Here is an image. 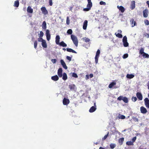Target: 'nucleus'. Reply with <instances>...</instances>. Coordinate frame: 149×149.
<instances>
[{
  "label": "nucleus",
  "instance_id": "1",
  "mask_svg": "<svg viewBox=\"0 0 149 149\" xmlns=\"http://www.w3.org/2000/svg\"><path fill=\"white\" fill-rule=\"evenodd\" d=\"M71 38L75 45L76 47H77L78 41L77 37L74 35H71Z\"/></svg>",
  "mask_w": 149,
  "mask_h": 149
},
{
  "label": "nucleus",
  "instance_id": "2",
  "mask_svg": "<svg viewBox=\"0 0 149 149\" xmlns=\"http://www.w3.org/2000/svg\"><path fill=\"white\" fill-rule=\"evenodd\" d=\"M88 4L87 6V8L83 9V10L85 11H88L91 8L92 6V3L91 0H87Z\"/></svg>",
  "mask_w": 149,
  "mask_h": 149
},
{
  "label": "nucleus",
  "instance_id": "3",
  "mask_svg": "<svg viewBox=\"0 0 149 149\" xmlns=\"http://www.w3.org/2000/svg\"><path fill=\"white\" fill-rule=\"evenodd\" d=\"M123 42L124 47H127L129 46V43L127 42V37L126 36L123 37Z\"/></svg>",
  "mask_w": 149,
  "mask_h": 149
},
{
  "label": "nucleus",
  "instance_id": "4",
  "mask_svg": "<svg viewBox=\"0 0 149 149\" xmlns=\"http://www.w3.org/2000/svg\"><path fill=\"white\" fill-rule=\"evenodd\" d=\"M69 88L71 91L74 92H76V91L77 87L74 84H70L69 86Z\"/></svg>",
  "mask_w": 149,
  "mask_h": 149
},
{
  "label": "nucleus",
  "instance_id": "5",
  "mask_svg": "<svg viewBox=\"0 0 149 149\" xmlns=\"http://www.w3.org/2000/svg\"><path fill=\"white\" fill-rule=\"evenodd\" d=\"M100 51L99 49H98L97 51L95 56V61L96 64H97L98 62V59L100 56Z\"/></svg>",
  "mask_w": 149,
  "mask_h": 149
},
{
  "label": "nucleus",
  "instance_id": "6",
  "mask_svg": "<svg viewBox=\"0 0 149 149\" xmlns=\"http://www.w3.org/2000/svg\"><path fill=\"white\" fill-rule=\"evenodd\" d=\"M46 35L47 39L48 41H49L51 38V35L49 33V31L47 29L46 31Z\"/></svg>",
  "mask_w": 149,
  "mask_h": 149
},
{
  "label": "nucleus",
  "instance_id": "7",
  "mask_svg": "<svg viewBox=\"0 0 149 149\" xmlns=\"http://www.w3.org/2000/svg\"><path fill=\"white\" fill-rule=\"evenodd\" d=\"M145 104L146 107L149 108V100L148 98H146L144 100Z\"/></svg>",
  "mask_w": 149,
  "mask_h": 149
},
{
  "label": "nucleus",
  "instance_id": "8",
  "mask_svg": "<svg viewBox=\"0 0 149 149\" xmlns=\"http://www.w3.org/2000/svg\"><path fill=\"white\" fill-rule=\"evenodd\" d=\"M60 63L63 68L65 70H67L68 69V67L67 66L63 60L61 59L60 60Z\"/></svg>",
  "mask_w": 149,
  "mask_h": 149
},
{
  "label": "nucleus",
  "instance_id": "9",
  "mask_svg": "<svg viewBox=\"0 0 149 149\" xmlns=\"http://www.w3.org/2000/svg\"><path fill=\"white\" fill-rule=\"evenodd\" d=\"M63 104L64 105H68L70 103V101L68 99L64 98L63 100Z\"/></svg>",
  "mask_w": 149,
  "mask_h": 149
},
{
  "label": "nucleus",
  "instance_id": "10",
  "mask_svg": "<svg viewBox=\"0 0 149 149\" xmlns=\"http://www.w3.org/2000/svg\"><path fill=\"white\" fill-rule=\"evenodd\" d=\"M140 111L141 113L143 114H145L147 112L146 109L143 107H140Z\"/></svg>",
  "mask_w": 149,
  "mask_h": 149
},
{
  "label": "nucleus",
  "instance_id": "11",
  "mask_svg": "<svg viewBox=\"0 0 149 149\" xmlns=\"http://www.w3.org/2000/svg\"><path fill=\"white\" fill-rule=\"evenodd\" d=\"M148 10L146 9L143 11V16L144 17H148Z\"/></svg>",
  "mask_w": 149,
  "mask_h": 149
},
{
  "label": "nucleus",
  "instance_id": "12",
  "mask_svg": "<svg viewBox=\"0 0 149 149\" xmlns=\"http://www.w3.org/2000/svg\"><path fill=\"white\" fill-rule=\"evenodd\" d=\"M62 69L61 68H59L58 70L57 74L60 77H62Z\"/></svg>",
  "mask_w": 149,
  "mask_h": 149
},
{
  "label": "nucleus",
  "instance_id": "13",
  "mask_svg": "<svg viewBox=\"0 0 149 149\" xmlns=\"http://www.w3.org/2000/svg\"><path fill=\"white\" fill-rule=\"evenodd\" d=\"M41 10L42 12V13L45 15L48 14V11L47 10L45 7H42L41 8Z\"/></svg>",
  "mask_w": 149,
  "mask_h": 149
},
{
  "label": "nucleus",
  "instance_id": "14",
  "mask_svg": "<svg viewBox=\"0 0 149 149\" xmlns=\"http://www.w3.org/2000/svg\"><path fill=\"white\" fill-rule=\"evenodd\" d=\"M136 96L138 99L140 100H142L143 97L141 94L139 92L137 93L136 94Z\"/></svg>",
  "mask_w": 149,
  "mask_h": 149
},
{
  "label": "nucleus",
  "instance_id": "15",
  "mask_svg": "<svg viewBox=\"0 0 149 149\" xmlns=\"http://www.w3.org/2000/svg\"><path fill=\"white\" fill-rule=\"evenodd\" d=\"M117 8L122 13H123L125 11V9L123 6H118Z\"/></svg>",
  "mask_w": 149,
  "mask_h": 149
},
{
  "label": "nucleus",
  "instance_id": "16",
  "mask_svg": "<svg viewBox=\"0 0 149 149\" xmlns=\"http://www.w3.org/2000/svg\"><path fill=\"white\" fill-rule=\"evenodd\" d=\"M88 24V21L86 20H85L84 21L83 28L84 30H86V29Z\"/></svg>",
  "mask_w": 149,
  "mask_h": 149
},
{
  "label": "nucleus",
  "instance_id": "17",
  "mask_svg": "<svg viewBox=\"0 0 149 149\" xmlns=\"http://www.w3.org/2000/svg\"><path fill=\"white\" fill-rule=\"evenodd\" d=\"M27 12L29 13H32L33 12V9L30 6H29L27 9Z\"/></svg>",
  "mask_w": 149,
  "mask_h": 149
},
{
  "label": "nucleus",
  "instance_id": "18",
  "mask_svg": "<svg viewBox=\"0 0 149 149\" xmlns=\"http://www.w3.org/2000/svg\"><path fill=\"white\" fill-rule=\"evenodd\" d=\"M60 39V37L59 35H57L56 37L55 42L57 45H58L59 44V41Z\"/></svg>",
  "mask_w": 149,
  "mask_h": 149
},
{
  "label": "nucleus",
  "instance_id": "19",
  "mask_svg": "<svg viewBox=\"0 0 149 149\" xmlns=\"http://www.w3.org/2000/svg\"><path fill=\"white\" fill-rule=\"evenodd\" d=\"M131 25L132 27H133L134 26L136 25V23L134 20L133 19H132L130 20V21Z\"/></svg>",
  "mask_w": 149,
  "mask_h": 149
},
{
  "label": "nucleus",
  "instance_id": "20",
  "mask_svg": "<svg viewBox=\"0 0 149 149\" xmlns=\"http://www.w3.org/2000/svg\"><path fill=\"white\" fill-rule=\"evenodd\" d=\"M42 47L44 48H46L47 47V45L45 40H44L42 42Z\"/></svg>",
  "mask_w": 149,
  "mask_h": 149
},
{
  "label": "nucleus",
  "instance_id": "21",
  "mask_svg": "<svg viewBox=\"0 0 149 149\" xmlns=\"http://www.w3.org/2000/svg\"><path fill=\"white\" fill-rule=\"evenodd\" d=\"M134 77V74H127L126 75V77L129 79L133 78Z\"/></svg>",
  "mask_w": 149,
  "mask_h": 149
},
{
  "label": "nucleus",
  "instance_id": "22",
  "mask_svg": "<svg viewBox=\"0 0 149 149\" xmlns=\"http://www.w3.org/2000/svg\"><path fill=\"white\" fill-rule=\"evenodd\" d=\"M51 79L54 81H57L59 79V78L57 75H55L54 76H52L51 77Z\"/></svg>",
  "mask_w": 149,
  "mask_h": 149
},
{
  "label": "nucleus",
  "instance_id": "23",
  "mask_svg": "<svg viewBox=\"0 0 149 149\" xmlns=\"http://www.w3.org/2000/svg\"><path fill=\"white\" fill-rule=\"evenodd\" d=\"M42 26L43 29L46 30L47 28V24L45 21L43 22L42 25Z\"/></svg>",
  "mask_w": 149,
  "mask_h": 149
},
{
  "label": "nucleus",
  "instance_id": "24",
  "mask_svg": "<svg viewBox=\"0 0 149 149\" xmlns=\"http://www.w3.org/2000/svg\"><path fill=\"white\" fill-rule=\"evenodd\" d=\"M135 2L134 1H131V8L132 10L134 9L135 8Z\"/></svg>",
  "mask_w": 149,
  "mask_h": 149
},
{
  "label": "nucleus",
  "instance_id": "25",
  "mask_svg": "<svg viewBox=\"0 0 149 149\" xmlns=\"http://www.w3.org/2000/svg\"><path fill=\"white\" fill-rule=\"evenodd\" d=\"M96 109V108L95 107L92 106L90 109L89 111L90 113H92L95 111Z\"/></svg>",
  "mask_w": 149,
  "mask_h": 149
},
{
  "label": "nucleus",
  "instance_id": "26",
  "mask_svg": "<svg viewBox=\"0 0 149 149\" xmlns=\"http://www.w3.org/2000/svg\"><path fill=\"white\" fill-rule=\"evenodd\" d=\"M58 45H59L60 46H62L63 47H66L67 45L63 41H62L60 42L59 44Z\"/></svg>",
  "mask_w": 149,
  "mask_h": 149
},
{
  "label": "nucleus",
  "instance_id": "27",
  "mask_svg": "<svg viewBox=\"0 0 149 149\" xmlns=\"http://www.w3.org/2000/svg\"><path fill=\"white\" fill-rule=\"evenodd\" d=\"M62 79L64 80H66L67 79L68 77L66 74L65 73H64L62 75Z\"/></svg>",
  "mask_w": 149,
  "mask_h": 149
},
{
  "label": "nucleus",
  "instance_id": "28",
  "mask_svg": "<svg viewBox=\"0 0 149 149\" xmlns=\"http://www.w3.org/2000/svg\"><path fill=\"white\" fill-rule=\"evenodd\" d=\"M19 2L18 0H17L14 2V6L15 7H18L19 6Z\"/></svg>",
  "mask_w": 149,
  "mask_h": 149
},
{
  "label": "nucleus",
  "instance_id": "29",
  "mask_svg": "<svg viewBox=\"0 0 149 149\" xmlns=\"http://www.w3.org/2000/svg\"><path fill=\"white\" fill-rule=\"evenodd\" d=\"M66 50L68 52H71L74 53H77L76 52L71 48H67Z\"/></svg>",
  "mask_w": 149,
  "mask_h": 149
},
{
  "label": "nucleus",
  "instance_id": "30",
  "mask_svg": "<svg viewBox=\"0 0 149 149\" xmlns=\"http://www.w3.org/2000/svg\"><path fill=\"white\" fill-rule=\"evenodd\" d=\"M116 36L119 38H121L123 37V36L122 34L119 33H115V34Z\"/></svg>",
  "mask_w": 149,
  "mask_h": 149
},
{
  "label": "nucleus",
  "instance_id": "31",
  "mask_svg": "<svg viewBox=\"0 0 149 149\" xmlns=\"http://www.w3.org/2000/svg\"><path fill=\"white\" fill-rule=\"evenodd\" d=\"M116 84V83L114 82H112L111 84H110L109 86V88H112Z\"/></svg>",
  "mask_w": 149,
  "mask_h": 149
},
{
  "label": "nucleus",
  "instance_id": "32",
  "mask_svg": "<svg viewBox=\"0 0 149 149\" xmlns=\"http://www.w3.org/2000/svg\"><path fill=\"white\" fill-rule=\"evenodd\" d=\"M82 40L86 42H88L90 40L89 39L86 37L83 38Z\"/></svg>",
  "mask_w": 149,
  "mask_h": 149
},
{
  "label": "nucleus",
  "instance_id": "33",
  "mask_svg": "<svg viewBox=\"0 0 149 149\" xmlns=\"http://www.w3.org/2000/svg\"><path fill=\"white\" fill-rule=\"evenodd\" d=\"M134 143L132 141H128L126 142V144L128 146H132L134 145Z\"/></svg>",
  "mask_w": 149,
  "mask_h": 149
},
{
  "label": "nucleus",
  "instance_id": "34",
  "mask_svg": "<svg viewBox=\"0 0 149 149\" xmlns=\"http://www.w3.org/2000/svg\"><path fill=\"white\" fill-rule=\"evenodd\" d=\"M143 56V57L144 58H148L149 57V55L145 53V52L143 54H142Z\"/></svg>",
  "mask_w": 149,
  "mask_h": 149
},
{
  "label": "nucleus",
  "instance_id": "35",
  "mask_svg": "<svg viewBox=\"0 0 149 149\" xmlns=\"http://www.w3.org/2000/svg\"><path fill=\"white\" fill-rule=\"evenodd\" d=\"M144 48L142 47L139 50V53L141 54H143L144 53H145L144 52Z\"/></svg>",
  "mask_w": 149,
  "mask_h": 149
},
{
  "label": "nucleus",
  "instance_id": "36",
  "mask_svg": "<svg viewBox=\"0 0 149 149\" xmlns=\"http://www.w3.org/2000/svg\"><path fill=\"white\" fill-rule=\"evenodd\" d=\"M116 144L115 143H111L110 146L111 149H113L116 146Z\"/></svg>",
  "mask_w": 149,
  "mask_h": 149
},
{
  "label": "nucleus",
  "instance_id": "37",
  "mask_svg": "<svg viewBox=\"0 0 149 149\" xmlns=\"http://www.w3.org/2000/svg\"><path fill=\"white\" fill-rule=\"evenodd\" d=\"M70 74H72V77L75 78L78 77V76L76 73L74 72L71 73Z\"/></svg>",
  "mask_w": 149,
  "mask_h": 149
},
{
  "label": "nucleus",
  "instance_id": "38",
  "mask_svg": "<svg viewBox=\"0 0 149 149\" xmlns=\"http://www.w3.org/2000/svg\"><path fill=\"white\" fill-rule=\"evenodd\" d=\"M44 33L42 31H40V33L38 34V36L39 37H42L44 35Z\"/></svg>",
  "mask_w": 149,
  "mask_h": 149
},
{
  "label": "nucleus",
  "instance_id": "39",
  "mask_svg": "<svg viewBox=\"0 0 149 149\" xmlns=\"http://www.w3.org/2000/svg\"><path fill=\"white\" fill-rule=\"evenodd\" d=\"M123 100L125 103H127L128 102V99L127 97H124Z\"/></svg>",
  "mask_w": 149,
  "mask_h": 149
},
{
  "label": "nucleus",
  "instance_id": "40",
  "mask_svg": "<svg viewBox=\"0 0 149 149\" xmlns=\"http://www.w3.org/2000/svg\"><path fill=\"white\" fill-rule=\"evenodd\" d=\"M118 118L119 119H124L125 118V117L123 115H119L118 116Z\"/></svg>",
  "mask_w": 149,
  "mask_h": 149
},
{
  "label": "nucleus",
  "instance_id": "41",
  "mask_svg": "<svg viewBox=\"0 0 149 149\" xmlns=\"http://www.w3.org/2000/svg\"><path fill=\"white\" fill-rule=\"evenodd\" d=\"M123 97H123V96H120L117 98V100L119 101L121 100H123Z\"/></svg>",
  "mask_w": 149,
  "mask_h": 149
},
{
  "label": "nucleus",
  "instance_id": "42",
  "mask_svg": "<svg viewBox=\"0 0 149 149\" xmlns=\"http://www.w3.org/2000/svg\"><path fill=\"white\" fill-rule=\"evenodd\" d=\"M70 20L69 18L68 17H67L66 24L68 25H69L70 24Z\"/></svg>",
  "mask_w": 149,
  "mask_h": 149
},
{
  "label": "nucleus",
  "instance_id": "43",
  "mask_svg": "<svg viewBox=\"0 0 149 149\" xmlns=\"http://www.w3.org/2000/svg\"><path fill=\"white\" fill-rule=\"evenodd\" d=\"M72 31L71 29H68L67 32V33L69 34H71L72 33Z\"/></svg>",
  "mask_w": 149,
  "mask_h": 149
},
{
  "label": "nucleus",
  "instance_id": "44",
  "mask_svg": "<svg viewBox=\"0 0 149 149\" xmlns=\"http://www.w3.org/2000/svg\"><path fill=\"white\" fill-rule=\"evenodd\" d=\"M137 99L136 97H133L132 98V100L133 102H135L137 100Z\"/></svg>",
  "mask_w": 149,
  "mask_h": 149
},
{
  "label": "nucleus",
  "instance_id": "45",
  "mask_svg": "<svg viewBox=\"0 0 149 149\" xmlns=\"http://www.w3.org/2000/svg\"><path fill=\"white\" fill-rule=\"evenodd\" d=\"M109 134V132H108L107 134L104 136V137L102 139V140H105L107 137L108 134Z\"/></svg>",
  "mask_w": 149,
  "mask_h": 149
},
{
  "label": "nucleus",
  "instance_id": "46",
  "mask_svg": "<svg viewBox=\"0 0 149 149\" xmlns=\"http://www.w3.org/2000/svg\"><path fill=\"white\" fill-rule=\"evenodd\" d=\"M52 62L53 63H55L57 61V60L56 59H53L51 60Z\"/></svg>",
  "mask_w": 149,
  "mask_h": 149
},
{
  "label": "nucleus",
  "instance_id": "47",
  "mask_svg": "<svg viewBox=\"0 0 149 149\" xmlns=\"http://www.w3.org/2000/svg\"><path fill=\"white\" fill-rule=\"evenodd\" d=\"M128 56V54H124L123 56V58H124V59H125V58H127Z\"/></svg>",
  "mask_w": 149,
  "mask_h": 149
},
{
  "label": "nucleus",
  "instance_id": "48",
  "mask_svg": "<svg viewBox=\"0 0 149 149\" xmlns=\"http://www.w3.org/2000/svg\"><path fill=\"white\" fill-rule=\"evenodd\" d=\"M144 22L146 25H148L149 24V22L148 20H146L144 21Z\"/></svg>",
  "mask_w": 149,
  "mask_h": 149
},
{
  "label": "nucleus",
  "instance_id": "49",
  "mask_svg": "<svg viewBox=\"0 0 149 149\" xmlns=\"http://www.w3.org/2000/svg\"><path fill=\"white\" fill-rule=\"evenodd\" d=\"M44 40L42 37H39L38 38V41L40 42H42Z\"/></svg>",
  "mask_w": 149,
  "mask_h": 149
},
{
  "label": "nucleus",
  "instance_id": "50",
  "mask_svg": "<svg viewBox=\"0 0 149 149\" xmlns=\"http://www.w3.org/2000/svg\"><path fill=\"white\" fill-rule=\"evenodd\" d=\"M100 4L101 5H106V3L105 2H104V1H100Z\"/></svg>",
  "mask_w": 149,
  "mask_h": 149
},
{
  "label": "nucleus",
  "instance_id": "51",
  "mask_svg": "<svg viewBox=\"0 0 149 149\" xmlns=\"http://www.w3.org/2000/svg\"><path fill=\"white\" fill-rule=\"evenodd\" d=\"M37 45V42L36 41H35L34 42V47L36 48Z\"/></svg>",
  "mask_w": 149,
  "mask_h": 149
},
{
  "label": "nucleus",
  "instance_id": "52",
  "mask_svg": "<svg viewBox=\"0 0 149 149\" xmlns=\"http://www.w3.org/2000/svg\"><path fill=\"white\" fill-rule=\"evenodd\" d=\"M133 119L134 121L135 122H138L139 121L138 119L136 117H134Z\"/></svg>",
  "mask_w": 149,
  "mask_h": 149
},
{
  "label": "nucleus",
  "instance_id": "53",
  "mask_svg": "<svg viewBox=\"0 0 149 149\" xmlns=\"http://www.w3.org/2000/svg\"><path fill=\"white\" fill-rule=\"evenodd\" d=\"M66 58L68 60L70 61L71 60L72 58L71 57L67 56L66 57Z\"/></svg>",
  "mask_w": 149,
  "mask_h": 149
},
{
  "label": "nucleus",
  "instance_id": "54",
  "mask_svg": "<svg viewBox=\"0 0 149 149\" xmlns=\"http://www.w3.org/2000/svg\"><path fill=\"white\" fill-rule=\"evenodd\" d=\"M136 139V136L134 137L132 139V142H133V143H134V142L135 141Z\"/></svg>",
  "mask_w": 149,
  "mask_h": 149
},
{
  "label": "nucleus",
  "instance_id": "55",
  "mask_svg": "<svg viewBox=\"0 0 149 149\" xmlns=\"http://www.w3.org/2000/svg\"><path fill=\"white\" fill-rule=\"evenodd\" d=\"M49 4L51 6L52 5V0H49Z\"/></svg>",
  "mask_w": 149,
  "mask_h": 149
},
{
  "label": "nucleus",
  "instance_id": "56",
  "mask_svg": "<svg viewBox=\"0 0 149 149\" xmlns=\"http://www.w3.org/2000/svg\"><path fill=\"white\" fill-rule=\"evenodd\" d=\"M85 78L86 80H87L89 78V76L88 75H86L85 77Z\"/></svg>",
  "mask_w": 149,
  "mask_h": 149
},
{
  "label": "nucleus",
  "instance_id": "57",
  "mask_svg": "<svg viewBox=\"0 0 149 149\" xmlns=\"http://www.w3.org/2000/svg\"><path fill=\"white\" fill-rule=\"evenodd\" d=\"M145 36H146L147 38H149V34L148 33H146L145 35Z\"/></svg>",
  "mask_w": 149,
  "mask_h": 149
},
{
  "label": "nucleus",
  "instance_id": "58",
  "mask_svg": "<svg viewBox=\"0 0 149 149\" xmlns=\"http://www.w3.org/2000/svg\"><path fill=\"white\" fill-rule=\"evenodd\" d=\"M89 76L90 78H92L93 77V74H90Z\"/></svg>",
  "mask_w": 149,
  "mask_h": 149
},
{
  "label": "nucleus",
  "instance_id": "59",
  "mask_svg": "<svg viewBox=\"0 0 149 149\" xmlns=\"http://www.w3.org/2000/svg\"><path fill=\"white\" fill-rule=\"evenodd\" d=\"M123 140H124V139L123 138H120L119 140V141H121L123 142Z\"/></svg>",
  "mask_w": 149,
  "mask_h": 149
},
{
  "label": "nucleus",
  "instance_id": "60",
  "mask_svg": "<svg viewBox=\"0 0 149 149\" xmlns=\"http://www.w3.org/2000/svg\"><path fill=\"white\" fill-rule=\"evenodd\" d=\"M118 33H121L122 32V31L120 30H118Z\"/></svg>",
  "mask_w": 149,
  "mask_h": 149
},
{
  "label": "nucleus",
  "instance_id": "61",
  "mask_svg": "<svg viewBox=\"0 0 149 149\" xmlns=\"http://www.w3.org/2000/svg\"><path fill=\"white\" fill-rule=\"evenodd\" d=\"M146 3L148 5V7L149 8V1H147L146 2Z\"/></svg>",
  "mask_w": 149,
  "mask_h": 149
},
{
  "label": "nucleus",
  "instance_id": "62",
  "mask_svg": "<svg viewBox=\"0 0 149 149\" xmlns=\"http://www.w3.org/2000/svg\"><path fill=\"white\" fill-rule=\"evenodd\" d=\"M93 107H95L96 108V103L95 102L94 103V106Z\"/></svg>",
  "mask_w": 149,
  "mask_h": 149
},
{
  "label": "nucleus",
  "instance_id": "63",
  "mask_svg": "<svg viewBox=\"0 0 149 149\" xmlns=\"http://www.w3.org/2000/svg\"><path fill=\"white\" fill-rule=\"evenodd\" d=\"M99 149H105L103 148L102 147H100L99 148Z\"/></svg>",
  "mask_w": 149,
  "mask_h": 149
},
{
  "label": "nucleus",
  "instance_id": "64",
  "mask_svg": "<svg viewBox=\"0 0 149 149\" xmlns=\"http://www.w3.org/2000/svg\"><path fill=\"white\" fill-rule=\"evenodd\" d=\"M63 49L64 51H65L66 50V49L65 48H63Z\"/></svg>",
  "mask_w": 149,
  "mask_h": 149
}]
</instances>
